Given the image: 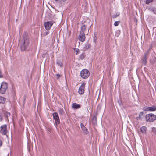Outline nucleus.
I'll return each instance as SVG.
<instances>
[{
    "instance_id": "1",
    "label": "nucleus",
    "mask_w": 156,
    "mask_h": 156,
    "mask_svg": "<svg viewBox=\"0 0 156 156\" xmlns=\"http://www.w3.org/2000/svg\"><path fill=\"white\" fill-rule=\"evenodd\" d=\"M19 45L22 51H26L30 43L28 33L25 32L23 34V38L19 41Z\"/></svg>"
},
{
    "instance_id": "2",
    "label": "nucleus",
    "mask_w": 156,
    "mask_h": 156,
    "mask_svg": "<svg viewBox=\"0 0 156 156\" xmlns=\"http://www.w3.org/2000/svg\"><path fill=\"white\" fill-rule=\"evenodd\" d=\"M145 118L146 122H152L156 120V115L152 113L145 115Z\"/></svg>"
},
{
    "instance_id": "3",
    "label": "nucleus",
    "mask_w": 156,
    "mask_h": 156,
    "mask_svg": "<svg viewBox=\"0 0 156 156\" xmlns=\"http://www.w3.org/2000/svg\"><path fill=\"white\" fill-rule=\"evenodd\" d=\"M90 74L89 71L86 69H83L80 73L81 77L83 79H86L89 76Z\"/></svg>"
},
{
    "instance_id": "4",
    "label": "nucleus",
    "mask_w": 156,
    "mask_h": 156,
    "mask_svg": "<svg viewBox=\"0 0 156 156\" xmlns=\"http://www.w3.org/2000/svg\"><path fill=\"white\" fill-rule=\"evenodd\" d=\"M8 88V83L5 82H2L0 87V93L4 94Z\"/></svg>"
},
{
    "instance_id": "5",
    "label": "nucleus",
    "mask_w": 156,
    "mask_h": 156,
    "mask_svg": "<svg viewBox=\"0 0 156 156\" xmlns=\"http://www.w3.org/2000/svg\"><path fill=\"white\" fill-rule=\"evenodd\" d=\"M53 118L55 121V126L56 127L60 123L59 117L57 112H55L52 114Z\"/></svg>"
},
{
    "instance_id": "6",
    "label": "nucleus",
    "mask_w": 156,
    "mask_h": 156,
    "mask_svg": "<svg viewBox=\"0 0 156 156\" xmlns=\"http://www.w3.org/2000/svg\"><path fill=\"white\" fill-rule=\"evenodd\" d=\"M0 132L3 135H6L7 133V126L6 124L2 125L1 126Z\"/></svg>"
},
{
    "instance_id": "7",
    "label": "nucleus",
    "mask_w": 156,
    "mask_h": 156,
    "mask_svg": "<svg viewBox=\"0 0 156 156\" xmlns=\"http://www.w3.org/2000/svg\"><path fill=\"white\" fill-rule=\"evenodd\" d=\"M85 85L86 83L85 82H83L79 87L78 92L80 94H84Z\"/></svg>"
},
{
    "instance_id": "8",
    "label": "nucleus",
    "mask_w": 156,
    "mask_h": 156,
    "mask_svg": "<svg viewBox=\"0 0 156 156\" xmlns=\"http://www.w3.org/2000/svg\"><path fill=\"white\" fill-rule=\"evenodd\" d=\"M148 53L149 51H147L144 54V56L141 58L142 64L144 65L146 64L147 59L148 57Z\"/></svg>"
},
{
    "instance_id": "9",
    "label": "nucleus",
    "mask_w": 156,
    "mask_h": 156,
    "mask_svg": "<svg viewBox=\"0 0 156 156\" xmlns=\"http://www.w3.org/2000/svg\"><path fill=\"white\" fill-rule=\"evenodd\" d=\"M53 24V23L52 21H47L44 23V26L45 28L47 30H49Z\"/></svg>"
},
{
    "instance_id": "10",
    "label": "nucleus",
    "mask_w": 156,
    "mask_h": 156,
    "mask_svg": "<svg viewBox=\"0 0 156 156\" xmlns=\"http://www.w3.org/2000/svg\"><path fill=\"white\" fill-rule=\"evenodd\" d=\"M80 126L82 130H83V133L84 134L87 135L89 133V132L88 129L84 126V124L83 123H81Z\"/></svg>"
},
{
    "instance_id": "11",
    "label": "nucleus",
    "mask_w": 156,
    "mask_h": 156,
    "mask_svg": "<svg viewBox=\"0 0 156 156\" xmlns=\"http://www.w3.org/2000/svg\"><path fill=\"white\" fill-rule=\"evenodd\" d=\"M79 39L81 42H84L85 39V36L84 33H80L79 37Z\"/></svg>"
},
{
    "instance_id": "12",
    "label": "nucleus",
    "mask_w": 156,
    "mask_h": 156,
    "mask_svg": "<svg viewBox=\"0 0 156 156\" xmlns=\"http://www.w3.org/2000/svg\"><path fill=\"white\" fill-rule=\"evenodd\" d=\"M72 108L74 109H78L81 108V105L76 103H73L72 105Z\"/></svg>"
},
{
    "instance_id": "13",
    "label": "nucleus",
    "mask_w": 156,
    "mask_h": 156,
    "mask_svg": "<svg viewBox=\"0 0 156 156\" xmlns=\"http://www.w3.org/2000/svg\"><path fill=\"white\" fill-rule=\"evenodd\" d=\"M91 47V45L90 44L87 43L83 47V49L84 50H86L90 48Z\"/></svg>"
},
{
    "instance_id": "14",
    "label": "nucleus",
    "mask_w": 156,
    "mask_h": 156,
    "mask_svg": "<svg viewBox=\"0 0 156 156\" xmlns=\"http://www.w3.org/2000/svg\"><path fill=\"white\" fill-rule=\"evenodd\" d=\"M147 130V128L144 126L141 127L140 129V130L142 133H145Z\"/></svg>"
},
{
    "instance_id": "15",
    "label": "nucleus",
    "mask_w": 156,
    "mask_h": 156,
    "mask_svg": "<svg viewBox=\"0 0 156 156\" xmlns=\"http://www.w3.org/2000/svg\"><path fill=\"white\" fill-rule=\"evenodd\" d=\"M145 115H144L143 112H140L139 115V118L140 120H142Z\"/></svg>"
},
{
    "instance_id": "16",
    "label": "nucleus",
    "mask_w": 156,
    "mask_h": 156,
    "mask_svg": "<svg viewBox=\"0 0 156 156\" xmlns=\"http://www.w3.org/2000/svg\"><path fill=\"white\" fill-rule=\"evenodd\" d=\"M56 64L58 66H59L60 67H62L63 66V63L59 60H57L56 61Z\"/></svg>"
},
{
    "instance_id": "17",
    "label": "nucleus",
    "mask_w": 156,
    "mask_h": 156,
    "mask_svg": "<svg viewBox=\"0 0 156 156\" xmlns=\"http://www.w3.org/2000/svg\"><path fill=\"white\" fill-rule=\"evenodd\" d=\"M148 10L151 12H152L154 14H156V8L155 7H150L148 9Z\"/></svg>"
},
{
    "instance_id": "18",
    "label": "nucleus",
    "mask_w": 156,
    "mask_h": 156,
    "mask_svg": "<svg viewBox=\"0 0 156 156\" xmlns=\"http://www.w3.org/2000/svg\"><path fill=\"white\" fill-rule=\"evenodd\" d=\"M149 111H154L156 110V107L155 106H153L151 107H148Z\"/></svg>"
},
{
    "instance_id": "19",
    "label": "nucleus",
    "mask_w": 156,
    "mask_h": 156,
    "mask_svg": "<svg viewBox=\"0 0 156 156\" xmlns=\"http://www.w3.org/2000/svg\"><path fill=\"white\" fill-rule=\"evenodd\" d=\"M6 99L3 97H0V104H4L5 101Z\"/></svg>"
},
{
    "instance_id": "20",
    "label": "nucleus",
    "mask_w": 156,
    "mask_h": 156,
    "mask_svg": "<svg viewBox=\"0 0 156 156\" xmlns=\"http://www.w3.org/2000/svg\"><path fill=\"white\" fill-rule=\"evenodd\" d=\"M92 122L94 125L97 124V118L95 116H94L92 118Z\"/></svg>"
},
{
    "instance_id": "21",
    "label": "nucleus",
    "mask_w": 156,
    "mask_h": 156,
    "mask_svg": "<svg viewBox=\"0 0 156 156\" xmlns=\"http://www.w3.org/2000/svg\"><path fill=\"white\" fill-rule=\"evenodd\" d=\"M86 29V27L85 25H82L81 28L80 33H84V31Z\"/></svg>"
},
{
    "instance_id": "22",
    "label": "nucleus",
    "mask_w": 156,
    "mask_h": 156,
    "mask_svg": "<svg viewBox=\"0 0 156 156\" xmlns=\"http://www.w3.org/2000/svg\"><path fill=\"white\" fill-rule=\"evenodd\" d=\"M97 39V33L96 32H95L94 33L93 37V41L95 43H96Z\"/></svg>"
},
{
    "instance_id": "23",
    "label": "nucleus",
    "mask_w": 156,
    "mask_h": 156,
    "mask_svg": "<svg viewBox=\"0 0 156 156\" xmlns=\"http://www.w3.org/2000/svg\"><path fill=\"white\" fill-rule=\"evenodd\" d=\"M58 112L60 115L62 116L65 113L64 111L63 108H59L58 110Z\"/></svg>"
},
{
    "instance_id": "24",
    "label": "nucleus",
    "mask_w": 156,
    "mask_h": 156,
    "mask_svg": "<svg viewBox=\"0 0 156 156\" xmlns=\"http://www.w3.org/2000/svg\"><path fill=\"white\" fill-rule=\"evenodd\" d=\"M4 115L5 117L8 118V117L10 116V113H9L8 112H5L4 113Z\"/></svg>"
},
{
    "instance_id": "25",
    "label": "nucleus",
    "mask_w": 156,
    "mask_h": 156,
    "mask_svg": "<svg viewBox=\"0 0 156 156\" xmlns=\"http://www.w3.org/2000/svg\"><path fill=\"white\" fill-rule=\"evenodd\" d=\"M86 56V55L84 53H83L81 54L79 58L80 59L82 60Z\"/></svg>"
},
{
    "instance_id": "26",
    "label": "nucleus",
    "mask_w": 156,
    "mask_h": 156,
    "mask_svg": "<svg viewBox=\"0 0 156 156\" xmlns=\"http://www.w3.org/2000/svg\"><path fill=\"white\" fill-rule=\"evenodd\" d=\"M152 131L154 134H156V128L153 127L152 128Z\"/></svg>"
},
{
    "instance_id": "27",
    "label": "nucleus",
    "mask_w": 156,
    "mask_h": 156,
    "mask_svg": "<svg viewBox=\"0 0 156 156\" xmlns=\"http://www.w3.org/2000/svg\"><path fill=\"white\" fill-rule=\"evenodd\" d=\"M120 23V21H115L114 23V25L115 26H118Z\"/></svg>"
},
{
    "instance_id": "28",
    "label": "nucleus",
    "mask_w": 156,
    "mask_h": 156,
    "mask_svg": "<svg viewBox=\"0 0 156 156\" xmlns=\"http://www.w3.org/2000/svg\"><path fill=\"white\" fill-rule=\"evenodd\" d=\"M153 0H146L145 1V3L147 4H148L151 2H152Z\"/></svg>"
},
{
    "instance_id": "29",
    "label": "nucleus",
    "mask_w": 156,
    "mask_h": 156,
    "mask_svg": "<svg viewBox=\"0 0 156 156\" xmlns=\"http://www.w3.org/2000/svg\"><path fill=\"white\" fill-rule=\"evenodd\" d=\"M119 15V14L116 13L115 14L112 16V18H115L117 17Z\"/></svg>"
},
{
    "instance_id": "30",
    "label": "nucleus",
    "mask_w": 156,
    "mask_h": 156,
    "mask_svg": "<svg viewBox=\"0 0 156 156\" xmlns=\"http://www.w3.org/2000/svg\"><path fill=\"white\" fill-rule=\"evenodd\" d=\"M118 102L120 106H121L122 105V101L120 99L118 100Z\"/></svg>"
},
{
    "instance_id": "31",
    "label": "nucleus",
    "mask_w": 156,
    "mask_h": 156,
    "mask_svg": "<svg viewBox=\"0 0 156 156\" xmlns=\"http://www.w3.org/2000/svg\"><path fill=\"white\" fill-rule=\"evenodd\" d=\"M49 33V31L47 30L46 31L44 32L43 34L44 36H45L47 35Z\"/></svg>"
},
{
    "instance_id": "32",
    "label": "nucleus",
    "mask_w": 156,
    "mask_h": 156,
    "mask_svg": "<svg viewBox=\"0 0 156 156\" xmlns=\"http://www.w3.org/2000/svg\"><path fill=\"white\" fill-rule=\"evenodd\" d=\"M143 110L145 111H149L148 107H145L143 108Z\"/></svg>"
},
{
    "instance_id": "33",
    "label": "nucleus",
    "mask_w": 156,
    "mask_h": 156,
    "mask_svg": "<svg viewBox=\"0 0 156 156\" xmlns=\"http://www.w3.org/2000/svg\"><path fill=\"white\" fill-rule=\"evenodd\" d=\"M120 34V31L117 30L116 32L115 35V36H116L117 37H118Z\"/></svg>"
},
{
    "instance_id": "34",
    "label": "nucleus",
    "mask_w": 156,
    "mask_h": 156,
    "mask_svg": "<svg viewBox=\"0 0 156 156\" xmlns=\"http://www.w3.org/2000/svg\"><path fill=\"white\" fill-rule=\"evenodd\" d=\"M56 75L57 76V79H59L60 77H61V75H59V74H56Z\"/></svg>"
},
{
    "instance_id": "35",
    "label": "nucleus",
    "mask_w": 156,
    "mask_h": 156,
    "mask_svg": "<svg viewBox=\"0 0 156 156\" xmlns=\"http://www.w3.org/2000/svg\"><path fill=\"white\" fill-rule=\"evenodd\" d=\"M152 48V44H150L149 46V50L148 51H149V50H151Z\"/></svg>"
},
{
    "instance_id": "36",
    "label": "nucleus",
    "mask_w": 156,
    "mask_h": 156,
    "mask_svg": "<svg viewBox=\"0 0 156 156\" xmlns=\"http://www.w3.org/2000/svg\"><path fill=\"white\" fill-rule=\"evenodd\" d=\"M3 120V118L1 114H0V121H2Z\"/></svg>"
},
{
    "instance_id": "37",
    "label": "nucleus",
    "mask_w": 156,
    "mask_h": 156,
    "mask_svg": "<svg viewBox=\"0 0 156 156\" xmlns=\"http://www.w3.org/2000/svg\"><path fill=\"white\" fill-rule=\"evenodd\" d=\"M79 52V50L78 49H77L76 50V54L77 55Z\"/></svg>"
},
{
    "instance_id": "38",
    "label": "nucleus",
    "mask_w": 156,
    "mask_h": 156,
    "mask_svg": "<svg viewBox=\"0 0 156 156\" xmlns=\"http://www.w3.org/2000/svg\"><path fill=\"white\" fill-rule=\"evenodd\" d=\"M2 142L1 140H0V147L2 145Z\"/></svg>"
},
{
    "instance_id": "39",
    "label": "nucleus",
    "mask_w": 156,
    "mask_h": 156,
    "mask_svg": "<svg viewBox=\"0 0 156 156\" xmlns=\"http://www.w3.org/2000/svg\"><path fill=\"white\" fill-rule=\"evenodd\" d=\"M138 118L139 117H136V119L137 120H139V119Z\"/></svg>"
},
{
    "instance_id": "40",
    "label": "nucleus",
    "mask_w": 156,
    "mask_h": 156,
    "mask_svg": "<svg viewBox=\"0 0 156 156\" xmlns=\"http://www.w3.org/2000/svg\"><path fill=\"white\" fill-rule=\"evenodd\" d=\"M99 107H100V108H99L100 109L101 108V106L100 105H99L98 106V108H99Z\"/></svg>"
},
{
    "instance_id": "41",
    "label": "nucleus",
    "mask_w": 156,
    "mask_h": 156,
    "mask_svg": "<svg viewBox=\"0 0 156 156\" xmlns=\"http://www.w3.org/2000/svg\"><path fill=\"white\" fill-rule=\"evenodd\" d=\"M58 0H55V1H57Z\"/></svg>"
}]
</instances>
